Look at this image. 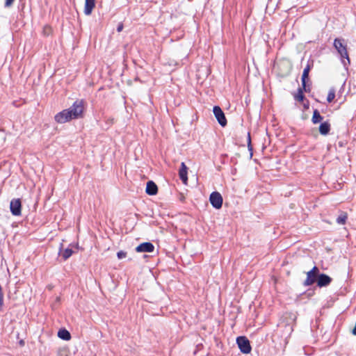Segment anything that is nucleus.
Returning a JSON list of instances; mask_svg holds the SVG:
<instances>
[{
  "instance_id": "a878e982",
  "label": "nucleus",
  "mask_w": 356,
  "mask_h": 356,
  "mask_svg": "<svg viewBox=\"0 0 356 356\" xmlns=\"http://www.w3.org/2000/svg\"><path fill=\"white\" fill-rule=\"evenodd\" d=\"M47 30H48V31H49V30H50V28H49V27H48V26H47V27H45V28H44V31L46 33V32H47Z\"/></svg>"
},
{
  "instance_id": "aec40b11",
  "label": "nucleus",
  "mask_w": 356,
  "mask_h": 356,
  "mask_svg": "<svg viewBox=\"0 0 356 356\" xmlns=\"http://www.w3.org/2000/svg\"><path fill=\"white\" fill-rule=\"evenodd\" d=\"M73 253V250L71 248H66L61 254L62 257L64 260L70 258Z\"/></svg>"
},
{
  "instance_id": "b1692460",
  "label": "nucleus",
  "mask_w": 356,
  "mask_h": 356,
  "mask_svg": "<svg viewBox=\"0 0 356 356\" xmlns=\"http://www.w3.org/2000/svg\"><path fill=\"white\" fill-rule=\"evenodd\" d=\"M15 0H6L5 7H10L13 5Z\"/></svg>"
},
{
  "instance_id": "f03ea898",
  "label": "nucleus",
  "mask_w": 356,
  "mask_h": 356,
  "mask_svg": "<svg viewBox=\"0 0 356 356\" xmlns=\"http://www.w3.org/2000/svg\"><path fill=\"white\" fill-rule=\"evenodd\" d=\"M73 119L82 118L84 111V102L83 99L76 100L73 104L67 108Z\"/></svg>"
},
{
  "instance_id": "9b49d317",
  "label": "nucleus",
  "mask_w": 356,
  "mask_h": 356,
  "mask_svg": "<svg viewBox=\"0 0 356 356\" xmlns=\"http://www.w3.org/2000/svg\"><path fill=\"white\" fill-rule=\"evenodd\" d=\"M331 282L332 278L330 277L323 273H319L316 282L319 287H323L328 286Z\"/></svg>"
},
{
  "instance_id": "39448f33",
  "label": "nucleus",
  "mask_w": 356,
  "mask_h": 356,
  "mask_svg": "<svg viewBox=\"0 0 356 356\" xmlns=\"http://www.w3.org/2000/svg\"><path fill=\"white\" fill-rule=\"evenodd\" d=\"M54 120L59 124H63L73 120L67 109H64L54 116Z\"/></svg>"
},
{
  "instance_id": "ddd939ff",
  "label": "nucleus",
  "mask_w": 356,
  "mask_h": 356,
  "mask_svg": "<svg viewBox=\"0 0 356 356\" xmlns=\"http://www.w3.org/2000/svg\"><path fill=\"white\" fill-rule=\"evenodd\" d=\"M158 192V187L156 184L152 181H149L147 183L146 193L149 195H154Z\"/></svg>"
},
{
  "instance_id": "f3484780",
  "label": "nucleus",
  "mask_w": 356,
  "mask_h": 356,
  "mask_svg": "<svg viewBox=\"0 0 356 356\" xmlns=\"http://www.w3.org/2000/svg\"><path fill=\"white\" fill-rule=\"evenodd\" d=\"M348 214L346 212L341 211L339 216L337 218L336 221L339 225H344L346 222Z\"/></svg>"
},
{
  "instance_id": "20e7f679",
  "label": "nucleus",
  "mask_w": 356,
  "mask_h": 356,
  "mask_svg": "<svg viewBox=\"0 0 356 356\" xmlns=\"http://www.w3.org/2000/svg\"><path fill=\"white\" fill-rule=\"evenodd\" d=\"M236 343L240 350L244 353L248 354L251 351V346L249 340L245 337H238Z\"/></svg>"
},
{
  "instance_id": "4468645a",
  "label": "nucleus",
  "mask_w": 356,
  "mask_h": 356,
  "mask_svg": "<svg viewBox=\"0 0 356 356\" xmlns=\"http://www.w3.org/2000/svg\"><path fill=\"white\" fill-rule=\"evenodd\" d=\"M95 0H86L84 13L86 15H90L93 8H95Z\"/></svg>"
},
{
  "instance_id": "1a4fd4ad",
  "label": "nucleus",
  "mask_w": 356,
  "mask_h": 356,
  "mask_svg": "<svg viewBox=\"0 0 356 356\" xmlns=\"http://www.w3.org/2000/svg\"><path fill=\"white\" fill-rule=\"evenodd\" d=\"M313 66H314V61L309 60L307 62L306 67H305V69L303 70V72H302V79H302V87L304 88V90L305 92L307 91V87H306V79H308L309 71L313 67Z\"/></svg>"
},
{
  "instance_id": "f257e3e1",
  "label": "nucleus",
  "mask_w": 356,
  "mask_h": 356,
  "mask_svg": "<svg viewBox=\"0 0 356 356\" xmlns=\"http://www.w3.org/2000/svg\"><path fill=\"white\" fill-rule=\"evenodd\" d=\"M334 46L340 54L344 66L350 65V61L347 51L346 45L343 43V40L336 38L334 41Z\"/></svg>"
},
{
  "instance_id": "a211bd4d",
  "label": "nucleus",
  "mask_w": 356,
  "mask_h": 356,
  "mask_svg": "<svg viewBox=\"0 0 356 356\" xmlns=\"http://www.w3.org/2000/svg\"><path fill=\"white\" fill-rule=\"evenodd\" d=\"M323 120V117L321 115L318 110H315L313 113L312 121L314 124H317Z\"/></svg>"
},
{
  "instance_id": "412c9836",
  "label": "nucleus",
  "mask_w": 356,
  "mask_h": 356,
  "mask_svg": "<svg viewBox=\"0 0 356 356\" xmlns=\"http://www.w3.org/2000/svg\"><path fill=\"white\" fill-rule=\"evenodd\" d=\"M334 97H335V91L334 89H330L328 92L327 97V101L328 102H331L333 101Z\"/></svg>"
},
{
  "instance_id": "bb28decb",
  "label": "nucleus",
  "mask_w": 356,
  "mask_h": 356,
  "mask_svg": "<svg viewBox=\"0 0 356 356\" xmlns=\"http://www.w3.org/2000/svg\"><path fill=\"white\" fill-rule=\"evenodd\" d=\"M179 199H180V200H181V201H184V195H181V196H180V198H179Z\"/></svg>"
},
{
  "instance_id": "2eb2a0df",
  "label": "nucleus",
  "mask_w": 356,
  "mask_h": 356,
  "mask_svg": "<svg viewBox=\"0 0 356 356\" xmlns=\"http://www.w3.org/2000/svg\"><path fill=\"white\" fill-rule=\"evenodd\" d=\"M330 131V124L328 122H324L319 126V132L322 135H327Z\"/></svg>"
},
{
  "instance_id": "f8f14e48",
  "label": "nucleus",
  "mask_w": 356,
  "mask_h": 356,
  "mask_svg": "<svg viewBox=\"0 0 356 356\" xmlns=\"http://www.w3.org/2000/svg\"><path fill=\"white\" fill-rule=\"evenodd\" d=\"M187 170L188 168L186 167V164L184 162H182L181 163V167L179 170V176L180 179L184 184H186L188 181Z\"/></svg>"
},
{
  "instance_id": "9d476101",
  "label": "nucleus",
  "mask_w": 356,
  "mask_h": 356,
  "mask_svg": "<svg viewBox=\"0 0 356 356\" xmlns=\"http://www.w3.org/2000/svg\"><path fill=\"white\" fill-rule=\"evenodd\" d=\"M154 250V246L149 242H145L136 248V251L138 252H152Z\"/></svg>"
},
{
  "instance_id": "0eeeda50",
  "label": "nucleus",
  "mask_w": 356,
  "mask_h": 356,
  "mask_svg": "<svg viewBox=\"0 0 356 356\" xmlns=\"http://www.w3.org/2000/svg\"><path fill=\"white\" fill-rule=\"evenodd\" d=\"M213 112L218 123L222 127H225L227 125V122L225 113H223L220 107L218 106H215L213 108Z\"/></svg>"
},
{
  "instance_id": "423d86ee",
  "label": "nucleus",
  "mask_w": 356,
  "mask_h": 356,
  "mask_svg": "<svg viewBox=\"0 0 356 356\" xmlns=\"http://www.w3.org/2000/svg\"><path fill=\"white\" fill-rule=\"evenodd\" d=\"M209 201L215 209H219L222 207L223 200L220 193L216 191L211 193Z\"/></svg>"
},
{
  "instance_id": "393cba45",
  "label": "nucleus",
  "mask_w": 356,
  "mask_h": 356,
  "mask_svg": "<svg viewBox=\"0 0 356 356\" xmlns=\"http://www.w3.org/2000/svg\"><path fill=\"white\" fill-rule=\"evenodd\" d=\"M122 29H123V26H122V24H120V25L118 26V28H117V31H118V32H120V31L122 30Z\"/></svg>"
},
{
  "instance_id": "6ab92c4d",
  "label": "nucleus",
  "mask_w": 356,
  "mask_h": 356,
  "mask_svg": "<svg viewBox=\"0 0 356 356\" xmlns=\"http://www.w3.org/2000/svg\"><path fill=\"white\" fill-rule=\"evenodd\" d=\"M303 91H305L304 90V88L302 87V88H298V93L294 96V98L296 100L298 101V102H302L304 98H305V96L303 95Z\"/></svg>"
},
{
  "instance_id": "5701e85b",
  "label": "nucleus",
  "mask_w": 356,
  "mask_h": 356,
  "mask_svg": "<svg viewBox=\"0 0 356 356\" xmlns=\"http://www.w3.org/2000/svg\"><path fill=\"white\" fill-rule=\"evenodd\" d=\"M248 149L250 151L252 150V145H251V138H250V133L248 134Z\"/></svg>"
},
{
  "instance_id": "4be33fe9",
  "label": "nucleus",
  "mask_w": 356,
  "mask_h": 356,
  "mask_svg": "<svg viewBox=\"0 0 356 356\" xmlns=\"http://www.w3.org/2000/svg\"><path fill=\"white\" fill-rule=\"evenodd\" d=\"M117 257L119 259H122L123 258H125L127 257V252H124L122 250L121 251H119L118 253H117Z\"/></svg>"
},
{
  "instance_id": "7ed1b4c3",
  "label": "nucleus",
  "mask_w": 356,
  "mask_h": 356,
  "mask_svg": "<svg viewBox=\"0 0 356 356\" xmlns=\"http://www.w3.org/2000/svg\"><path fill=\"white\" fill-rule=\"evenodd\" d=\"M319 272V269L316 266H314L311 270L308 271L307 278L303 282L304 286H309L317 282Z\"/></svg>"
},
{
  "instance_id": "6e6552de",
  "label": "nucleus",
  "mask_w": 356,
  "mask_h": 356,
  "mask_svg": "<svg viewBox=\"0 0 356 356\" xmlns=\"http://www.w3.org/2000/svg\"><path fill=\"white\" fill-rule=\"evenodd\" d=\"M22 204L19 199H13L10 201V209L13 215H21Z\"/></svg>"
},
{
  "instance_id": "dca6fc26",
  "label": "nucleus",
  "mask_w": 356,
  "mask_h": 356,
  "mask_svg": "<svg viewBox=\"0 0 356 356\" xmlns=\"http://www.w3.org/2000/svg\"><path fill=\"white\" fill-rule=\"evenodd\" d=\"M58 337L63 340L68 341L71 339L70 333L65 329H60L58 332Z\"/></svg>"
}]
</instances>
